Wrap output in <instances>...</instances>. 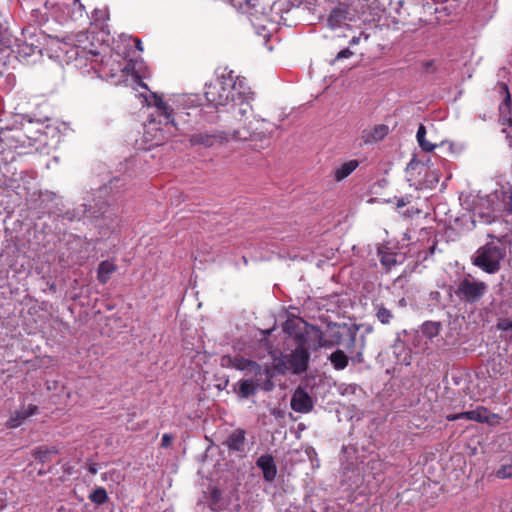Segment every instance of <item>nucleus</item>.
Returning a JSON list of instances; mask_svg holds the SVG:
<instances>
[{"label":"nucleus","instance_id":"obj_43","mask_svg":"<svg viewBox=\"0 0 512 512\" xmlns=\"http://www.w3.org/2000/svg\"><path fill=\"white\" fill-rule=\"evenodd\" d=\"M364 38H365V40H367L369 38V36L367 34H365Z\"/></svg>","mask_w":512,"mask_h":512},{"label":"nucleus","instance_id":"obj_1","mask_svg":"<svg viewBox=\"0 0 512 512\" xmlns=\"http://www.w3.org/2000/svg\"><path fill=\"white\" fill-rule=\"evenodd\" d=\"M228 106V112L235 125L232 138L241 141L249 140L258 130L257 124L259 122L253 114L250 99L237 92V96L233 98Z\"/></svg>","mask_w":512,"mask_h":512},{"label":"nucleus","instance_id":"obj_41","mask_svg":"<svg viewBox=\"0 0 512 512\" xmlns=\"http://www.w3.org/2000/svg\"><path fill=\"white\" fill-rule=\"evenodd\" d=\"M404 205H405V203H404V201H403V200H402V201H400V202L398 203V206H399V207L404 206Z\"/></svg>","mask_w":512,"mask_h":512},{"label":"nucleus","instance_id":"obj_2","mask_svg":"<svg viewBox=\"0 0 512 512\" xmlns=\"http://www.w3.org/2000/svg\"><path fill=\"white\" fill-rule=\"evenodd\" d=\"M235 83L231 78L218 77L205 86L206 100L214 107H225L237 96Z\"/></svg>","mask_w":512,"mask_h":512},{"label":"nucleus","instance_id":"obj_13","mask_svg":"<svg viewBox=\"0 0 512 512\" xmlns=\"http://www.w3.org/2000/svg\"><path fill=\"white\" fill-rule=\"evenodd\" d=\"M305 336L312 342L309 346L314 350L322 347H328L329 343H327V339L324 337L321 329L316 326H308L305 329Z\"/></svg>","mask_w":512,"mask_h":512},{"label":"nucleus","instance_id":"obj_25","mask_svg":"<svg viewBox=\"0 0 512 512\" xmlns=\"http://www.w3.org/2000/svg\"><path fill=\"white\" fill-rule=\"evenodd\" d=\"M336 325L329 326V329L331 331V339H327L328 347H333L336 345H339L342 341V335L338 330H336Z\"/></svg>","mask_w":512,"mask_h":512},{"label":"nucleus","instance_id":"obj_11","mask_svg":"<svg viewBox=\"0 0 512 512\" xmlns=\"http://www.w3.org/2000/svg\"><path fill=\"white\" fill-rule=\"evenodd\" d=\"M37 412V406L28 405L20 410L16 411L11 418L7 421L6 426L8 428H17L22 425L29 417L33 416Z\"/></svg>","mask_w":512,"mask_h":512},{"label":"nucleus","instance_id":"obj_33","mask_svg":"<svg viewBox=\"0 0 512 512\" xmlns=\"http://www.w3.org/2000/svg\"><path fill=\"white\" fill-rule=\"evenodd\" d=\"M171 442H172V437L170 435L164 434L162 436V442H161L162 447L166 448V447L170 446Z\"/></svg>","mask_w":512,"mask_h":512},{"label":"nucleus","instance_id":"obj_8","mask_svg":"<svg viewBox=\"0 0 512 512\" xmlns=\"http://www.w3.org/2000/svg\"><path fill=\"white\" fill-rule=\"evenodd\" d=\"M222 366H232L238 370L250 369L254 372L255 376H261L264 374L265 376H269V369H263L259 364L254 361L245 359L241 356H225L221 360Z\"/></svg>","mask_w":512,"mask_h":512},{"label":"nucleus","instance_id":"obj_4","mask_svg":"<svg viewBox=\"0 0 512 512\" xmlns=\"http://www.w3.org/2000/svg\"><path fill=\"white\" fill-rule=\"evenodd\" d=\"M305 344L306 340L301 337L299 339L298 347L290 354L285 355L281 360H279L275 366L276 369L281 373L290 371L293 374H301L305 372L310 358Z\"/></svg>","mask_w":512,"mask_h":512},{"label":"nucleus","instance_id":"obj_18","mask_svg":"<svg viewBox=\"0 0 512 512\" xmlns=\"http://www.w3.org/2000/svg\"><path fill=\"white\" fill-rule=\"evenodd\" d=\"M116 269L117 266L113 262L109 260L102 261L98 266L97 279L102 284L107 283L111 275L116 271Z\"/></svg>","mask_w":512,"mask_h":512},{"label":"nucleus","instance_id":"obj_22","mask_svg":"<svg viewBox=\"0 0 512 512\" xmlns=\"http://www.w3.org/2000/svg\"><path fill=\"white\" fill-rule=\"evenodd\" d=\"M439 331L440 324L437 322L428 321L423 323V325L421 326L422 334L428 339L436 337L439 334Z\"/></svg>","mask_w":512,"mask_h":512},{"label":"nucleus","instance_id":"obj_40","mask_svg":"<svg viewBox=\"0 0 512 512\" xmlns=\"http://www.w3.org/2000/svg\"><path fill=\"white\" fill-rule=\"evenodd\" d=\"M355 340H356V339H355V335H352V337H351V344H352V345L355 343Z\"/></svg>","mask_w":512,"mask_h":512},{"label":"nucleus","instance_id":"obj_35","mask_svg":"<svg viewBox=\"0 0 512 512\" xmlns=\"http://www.w3.org/2000/svg\"><path fill=\"white\" fill-rule=\"evenodd\" d=\"M353 361L357 362V363H362L364 361V358H363V352L360 351L358 352L355 357L352 358Z\"/></svg>","mask_w":512,"mask_h":512},{"label":"nucleus","instance_id":"obj_3","mask_svg":"<svg viewBox=\"0 0 512 512\" xmlns=\"http://www.w3.org/2000/svg\"><path fill=\"white\" fill-rule=\"evenodd\" d=\"M505 255L503 248L495 244H486L476 251L473 264L486 273L494 274L499 271Z\"/></svg>","mask_w":512,"mask_h":512},{"label":"nucleus","instance_id":"obj_21","mask_svg":"<svg viewBox=\"0 0 512 512\" xmlns=\"http://www.w3.org/2000/svg\"><path fill=\"white\" fill-rule=\"evenodd\" d=\"M426 128L423 124H420L416 134L417 142L421 149L425 152H432L436 145L426 140Z\"/></svg>","mask_w":512,"mask_h":512},{"label":"nucleus","instance_id":"obj_20","mask_svg":"<svg viewBox=\"0 0 512 512\" xmlns=\"http://www.w3.org/2000/svg\"><path fill=\"white\" fill-rule=\"evenodd\" d=\"M149 105L155 106L162 114L166 117L168 122L175 126L174 119L172 118V109L163 101V99L156 94L152 95V100L149 102Z\"/></svg>","mask_w":512,"mask_h":512},{"label":"nucleus","instance_id":"obj_31","mask_svg":"<svg viewBox=\"0 0 512 512\" xmlns=\"http://www.w3.org/2000/svg\"><path fill=\"white\" fill-rule=\"evenodd\" d=\"M119 476L120 475H119V473L116 470H111L109 472L103 473L102 474V479L104 481H106L108 478H111V479H114V480H118Z\"/></svg>","mask_w":512,"mask_h":512},{"label":"nucleus","instance_id":"obj_17","mask_svg":"<svg viewBox=\"0 0 512 512\" xmlns=\"http://www.w3.org/2000/svg\"><path fill=\"white\" fill-rule=\"evenodd\" d=\"M358 164L357 160H350L334 168L333 175L335 180L338 182L344 180L358 167Z\"/></svg>","mask_w":512,"mask_h":512},{"label":"nucleus","instance_id":"obj_42","mask_svg":"<svg viewBox=\"0 0 512 512\" xmlns=\"http://www.w3.org/2000/svg\"><path fill=\"white\" fill-rule=\"evenodd\" d=\"M508 123L510 126H512V118L509 119Z\"/></svg>","mask_w":512,"mask_h":512},{"label":"nucleus","instance_id":"obj_9","mask_svg":"<svg viewBox=\"0 0 512 512\" xmlns=\"http://www.w3.org/2000/svg\"><path fill=\"white\" fill-rule=\"evenodd\" d=\"M291 408L299 413H308L313 408L311 397L302 389H297L291 398Z\"/></svg>","mask_w":512,"mask_h":512},{"label":"nucleus","instance_id":"obj_12","mask_svg":"<svg viewBox=\"0 0 512 512\" xmlns=\"http://www.w3.org/2000/svg\"><path fill=\"white\" fill-rule=\"evenodd\" d=\"M486 413V408L483 406L477 407L475 410H470L466 412L449 414L446 416L448 421H456L460 419H466L469 421H475L478 423H483V420H486L484 415Z\"/></svg>","mask_w":512,"mask_h":512},{"label":"nucleus","instance_id":"obj_6","mask_svg":"<svg viewBox=\"0 0 512 512\" xmlns=\"http://www.w3.org/2000/svg\"><path fill=\"white\" fill-rule=\"evenodd\" d=\"M487 288L485 282L466 277L459 282L455 293L461 300L474 303L483 297Z\"/></svg>","mask_w":512,"mask_h":512},{"label":"nucleus","instance_id":"obj_24","mask_svg":"<svg viewBox=\"0 0 512 512\" xmlns=\"http://www.w3.org/2000/svg\"><path fill=\"white\" fill-rule=\"evenodd\" d=\"M376 317L382 324H389L393 319L392 312L384 307L383 305H378L376 307Z\"/></svg>","mask_w":512,"mask_h":512},{"label":"nucleus","instance_id":"obj_29","mask_svg":"<svg viewBox=\"0 0 512 512\" xmlns=\"http://www.w3.org/2000/svg\"><path fill=\"white\" fill-rule=\"evenodd\" d=\"M499 92L503 95L504 97V103L509 106L510 105V102H511V95H510V92H509V88L508 86L505 84V83H501L499 84Z\"/></svg>","mask_w":512,"mask_h":512},{"label":"nucleus","instance_id":"obj_16","mask_svg":"<svg viewBox=\"0 0 512 512\" xmlns=\"http://www.w3.org/2000/svg\"><path fill=\"white\" fill-rule=\"evenodd\" d=\"M245 431L243 429L234 430L226 439L225 444L230 450L241 451L244 447Z\"/></svg>","mask_w":512,"mask_h":512},{"label":"nucleus","instance_id":"obj_15","mask_svg":"<svg viewBox=\"0 0 512 512\" xmlns=\"http://www.w3.org/2000/svg\"><path fill=\"white\" fill-rule=\"evenodd\" d=\"M257 465L263 471L264 478L272 481L276 476V467L273 458L270 455H262L257 460Z\"/></svg>","mask_w":512,"mask_h":512},{"label":"nucleus","instance_id":"obj_14","mask_svg":"<svg viewBox=\"0 0 512 512\" xmlns=\"http://www.w3.org/2000/svg\"><path fill=\"white\" fill-rule=\"evenodd\" d=\"M220 140H222L220 135L209 134L207 132L194 133L189 139L192 145H201L204 147H211Z\"/></svg>","mask_w":512,"mask_h":512},{"label":"nucleus","instance_id":"obj_7","mask_svg":"<svg viewBox=\"0 0 512 512\" xmlns=\"http://www.w3.org/2000/svg\"><path fill=\"white\" fill-rule=\"evenodd\" d=\"M271 374L266 376V381L262 383L260 376H255L254 378L240 380L234 390L240 398L246 399L252 395H254L258 388H261L265 391H270L273 388V383L270 380Z\"/></svg>","mask_w":512,"mask_h":512},{"label":"nucleus","instance_id":"obj_23","mask_svg":"<svg viewBox=\"0 0 512 512\" xmlns=\"http://www.w3.org/2000/svg\"><path fill=\"white\" fill-rule=\"evenodd\" d=\"M91 502L102 505L108 501V494L102 487L96 488L89 496Z\"/></svg>","mask_w":512,"mask_h":512},{"label":"nucleus","instance_id":"obj_10","mask_svg":"<svg viewBox=\"0 0 512 512\" xmlns=\"http://www.w3.org/2000/svg\"><path fill=\"white\" fill-rule=\"evenodd\" d=\"M389 133V127L384 124L375 125L362 132V140L365 144L382 141Z\"/></svg>","mask_w":512,"mask_h":512},{"label":"nucleus","instance_id":"obj_38","mask_svg":"<svg viewBox=\"0 0 512 512\" xmlns=\"http://www.w3.org/2000/svg\"><path fill=\"white\" fill-rule=\"evenodd\" d=\"M359 41H360V36H359V37H353V38L351 39V41H350V44H351V45H356V44H358V43H359Z\"/></svg>","mask_w":512,"mask_h":512},{"label":"nucleus","instance_id":"obj_19","mask_svg":"<svg viewBox=\"0 0 512 512\" xmlns=\"http://www.w3.org/2000/svg\"><path fill=\"white\" fill-rule=\"evenodd\" d=\"M335 370H343L348 366L349 357L341 349H337L328 357Z\"/></svg>","mask_w":512,"mask_h":512},{"label":"nucleus","instance_id":"obj_37","mask_svg":"<svg viewBox=\"0 0 512 512\" xmlns=\"http://www.w3.org/2000/svg\"><path fill=\"white\" fill-rule=\"evenodd\" d=\"M135 46H136L137 50L143 51V45H142V42L139 39L135 40Z\"/></svg>","mask_w":512,"mask_h":512},{"label":"nucleus","instance_id":"obj_34","mask_svg":"<svg viewBox=\"0 0 512 512\" xmlns=\"http://www.w3.org/2000/svg\"><path fill=\"white\" fill-rule=\"evenodd\" d=\"M352 54H353V53H352L349 49H344V50L340 51V52L337 54L336 59L348 58V57H350Z\"/></svg>","mask_w":512,"mask_h":512},{"label":"nucleus","instance_id":"obj_27","mask_svg":"<svg viewBox=\"0 0 512 512\" xmlns=\"http://www.w3.org/2000/svg\"><path fill=\"white\" fill-rule=\"evenodd\" d=\"M380 262L387 269H390L392 266L396 264V259L393 254L385 253L381 255Z\"/></svg>","mask_w":512,"mask_h":512},{"label":"nucleus","instance_id":"obj_26","mask_svg":"<svg viewBox=\"0 0 512 512\" xmlns=\"http://www.w3.org/2000/svg\"><path fill=\"white\" fill-rule=\"evenodd\" d=\"M33 456L41 462H46L50 456V450L48 447H40L35 449Z\"/></svg>","mask_w":512,"mask_h":512},{"label":"nucleus","instance_id":"obj_5","mask_svg":"<svg viewBox=\"0 0 512 512\" xmlns=\"http://www.w3.org/2000/svg\"><path fill=\"white\" fill-rule=\"evenodd\" d=\"M359 18L360 13L354 3H339L331 10L327 18V23L330 28L335 29L346 26L349 22L356 21Z\"/></svg>","mask_w":512,"mask_h":512},{"label":"nucleus","instance_id":"obj_30","mask_svg":"<svg viewBox=\"0 0 512 512\" xmlns=\"http://www.w3.org/2000/svg\"><path fill=\"white\" fill-rule=\"evenodd\" d=\"M497 476L502 479L511 477L512 476V465L502 466L497 471Z\"/></svg>","mask_w":512,"mask_h":512},{"label":"nucleus","instance_id":"obj_36","mask_svg":"<svg viewBox=\"0 0 512 512\" xmlns=\"http://www.w3.org/2000/svg\"><path fill=\"white\" fill-rule=\"evenodd\" d=\"M88 471L91 473V474H96L98 472V469H97V466L96 464L92 463L88 466Z\"/></svg>","mask_w":512,"mask_h":512},{"label":"nucleus","instance_id":"obj_32","mask_svg":"<svg viewBox=\"0 0 512 512\" xmlns=\"http://www.w3.org/2000/svg\"><path fill=\"white\" fill-rule=\"evenodd\" d=\"M505 205H506V209H507L509 212H512V188H511V189H510V191L508 192V195H507V199H506Z\"/></svg>","mask_w":512,"mask_h":512},{"label":"nucleus","instance_id":"obj_28","mask_svg":"<svg viewBox=\"0 0 512 512\" xmlns=\"http://www.w3.org/2000/svg\"><path fill=\"white\" fill-rule=\"evenodd\" d=\"M484 417L487 420H483V423H487L489 425L500 424L501 419H502L500 415L495 414V413H490L487 408H486V413H485Z\"/></svg>","mask_w":512,"mask_h":512},{"label":"nucleus","instance_id":"obj_39","mask_svg":"<svg viewBox=\"0 0 512 512\" xmlns=\"http://www.w3.org/2000/svg\"><path fill=\"white\" fill-rule=\"evenodd\" d=\"M49 450H50V455H52V454H57V453L59 452V450H58V449H57V447H55V446H54V447L49 448Z\"/></svg>","mask_w":512,"mask_h":512}]
</instances>
